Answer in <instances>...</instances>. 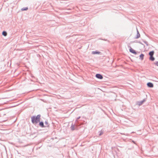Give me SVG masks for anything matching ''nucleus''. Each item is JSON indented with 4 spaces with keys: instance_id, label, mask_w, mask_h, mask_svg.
Instances as JSON below:
<instances>
[{
    "instance_id": "7ed1b4c3",
    "label": "nucleus",
    "mask_w": 158,
    "mask_h": 158,
    "mask_svg": "<svg viewBox=\"0 0 158 158\" xmlns=\"http://www.w3.org/2000/svg\"><path fill=\"white\" fill-rule=\"evenodd\" d=\"M147 85L148 87L150 88L153 87V84L151 82L148 83L147 84Z\"/></svg>"
},
{
    "instance_id": "9d476101",
    "label": "nucleus",
    "mask_w": 158,
    "mask_h": 158,
    "mask_svg": "<svg viewBox=\"0 0 158 158\" xmlns=\"http://www.w3.org/2000/svg\"><path fill=\"white\" fill-rule=\"evenodd\" d=\"M2 35L4 36H6L7 35V33L5 31H3L2 32Z\"/></svg>"
},
{
    "instance_id": "2eb2a0df",
    "label": "nucleus",
    "mask_w": 158,
    "mask_h": 158,
    "mask_svg": "<svg viewBox=\"0 0 158 158\" xmlns=\"http://www.w3.org/2000/svg\"><path fill=\"white\" fill-rule=\"evenodd\" d=\"M144 101H143L142 102H141V104H142V103L143 102H144Z\"/></svg>"
},
{
    "instance_id": "20e7f679",
    "label": "nucleus",
    "mask_w": 158,
    "mask_h": 158,
    "mask_svg": "<svg viewBox=\"0 0 158 158\" xmlns=\"http://www.w3.org/2000/svg\"><path fill=\"white\" fill-rule=\"evenodd\" d=\"M130 52L132 53H133L135 54H136V52H135V50H134L132 48H131L130 49Z\"/></svg>"
},
{
    "instance_id": "4468645a",
    "label": "nucleus",
    "mask_w": 158,
    "mask_h": 158,
    "mask_svg": "<svg viewBox=\"0 0 158 158\" xmlns=\"http://www.w3.org/2000/svg\"><path fill=\"white\" fill-rule=\"evenodd\" d=\"M45 123L46 124H48V122H45Z\"/></svg>"
},
{
    "instance_id": "1a4fd4ad",
    "label": "nucleus",
    "mask_w": 158,
    "mask_h": 158,
    "mask_svg": "<svg viewBox=\"0 0 158 158\" xmlns=\"http://www.w3.org/2000/svg\"><path fill=\"white\" fill-rule=\"evenodd\" d=\"M150 60H152L153 61L155 60L154 58L153 57V56H151L150 57Z\"/></svg>"
},
{
    "instance_id": "6e6552de",
    "label": "nucleus",
    "mask_w": 158,
    "mask_h": 158,
    "mask_svg": "<svg viewBox=\"0 0 158 158\" xmlns=\"http://www.w3.org/2000/svg\"><path fill=\"white\" fill-rule=\"evenodd\" d=\"M144 55L143 54H141L140 55V58L141 59V60H143V57H144Z\"/></svg>"
},
{
    "instance_id": "39448f33",
    "label": "nucleus",
    "mask_w": 158,
    "mask_h": 158,
    "mask_svg": "<svg viewBox=\"0 0 158 158\" xmlns=\"http://www.w3.org/2000/svg\"><path fill=\"white\" fill-rule=\"evenodd\" d=\"M100 53V52L97 51H93L92 52V54H99Z\"/></svg>"
},
{
    "instance_id": "423d86ee",
    "label": "nucleus",
    "mask_w": 158,
    "mask_h": 158,
    "mask_svg": "<svg viewBox=\"0 0 158 158\" xmlns=\"http://www.w3.org/2000/svg\"><path fill=\"white\" fill-rule=\"evenodd\" d=\"M154 53V52L153 51H151L149 53V55L150 56H153Z\"/></svg>"
},
{
    "instance_id": "ddd939ff",
    "label": "nucleus",
    "mask_w": 158,
    "mask_h": 158,
    "mask_svg": "<svg viewBox=\"0 0 158 158\" xmlns=\"http://www.w3.org/2000/svg\"><path fill=\"white\" fill-rule=\"evenodd\" d=\"M73 127H73V126H72L71 127V128H72V130H74V128H73Z\"/></svg>"
},
{
    "instance_id": "f03ea898",
    "label": "nucleus",
    "mask_w": 158,
    "mask_h": 158,
    "mask_svg": "<svg viewBox=\"0 0 158 158\" xmlns=\"http://www.w3.org/2000/svg\"><path fill=\"white\" fill-rule=\"evenodd\" d=\"M96 77L97 78L100 79H102L103 78L102 76L101 75L99 74H96Z\"/></svg>"
},
{
    "instance_id": "f257e3e1",
    "label": "nucleus",
    "mask_w": 158,
    "mask_h": 158,
    "mask_svg": "<svg viewBox=\"0 0 158 158\" xmlns=\"http://www.w3.org/2000/svg\"><path fill=\"white\" fill-rule=\"evenodd\" d=\"M40 116L38 115L36 117L33 116L31 118L32 122L33 123H37L40 121Z\"/></svg>"
},
{
    "instance_id": "0eeeda50",
    "label": "nucleus",
    "mask_w": 158,
    "mask_h": 158,
    "mask_svg": "<svg viewBox=\"0 0 158 158\" xmlns=\"http://www.w3.org/2000/svg\"><path fill=\"white\" fill-rule=\"evenodd\" d=\"M39 125L40 127H44V123L43 122H40L39 123Z\"/></svg>"
},
{
    "instance_id": "9b49d317",
    "label": "nucleus",
    "mask_w": 158,
    "mask_h": 158,
    "mask_svg": "<svg viewBox=\"0 0 158 158\" xmlns=\"http://www.w3.org/2000/svg\"><path fill=\"white\" fill-rule=\"evenodd\" d=\"M28 8L27 7H26L25 8H23L22 9V10H27L28 9Z\"/></svg>"
},
{
    "instance_id": "f8f14e48",
    "label": "nucleus",
    "mask_w": 158,
    "mask_h": 158,
    "mask_svg": "<svg viewBox=\"0 0 158 158\" xmlns=\"http://www.w3.org/2000/svg\"><path fill=\"white\" fill-rule=\"evenodd\" d=\"M155 64L156 66H158V62H156Z\"/></svg>"
}]
</instances>
